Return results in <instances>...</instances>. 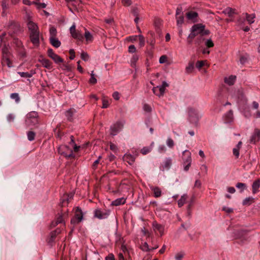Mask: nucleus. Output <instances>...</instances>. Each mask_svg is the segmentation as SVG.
Returning a JSON list of instances; mask_svg holds the SVG:
<instances>
[{
  "label": "nucleus",
  "instance_id": "f257e3e1",
  "mask_svg": "<svg viewBox=\"0 0 260 260\" xmlns=\"http://www.w3.org/2000/svg\"><path fill=\"white\" fill-rule=\"evenodd\" d=\"M38 114L37 112L31 111L26 116L25 123L27 126L36 124L38 123Z\"/></svg>",
  "mask_w": 260,
  "mask_h": 260
},
{
  "label": "nucleus",
  "instance_id": "f03ea898",
  "mask_svg": "<svg viewBox=\"0 0 260 260\" xmlns=\"http://www.w3.org/2000/svg\"><path fill=\"white\" fill-rule=\"evenodd\" d=\"M124 124V121H118L113 124L110 127V134L112 136H115L121 131Z\"/></svg>",
  "mask_w": 260,
  "mask_h": 260
},
{
  "label": "nucleus",
  "instance_id": "7ed1b4c3",
  "mask_svg": "<svg viewBox=\"0 0 260 260\" xmlns=\"http://www.w3.org/2000/svg\"><path fill=\"white\" fill-rule=\"evenodd\" d=\"M83 212L79 207H77L75 210V216L71 220V224L76 225L81 222L83 219Z\"/></svg>",
  "mask_w": 260,
  "mask_h": 260
},
{
  "label": "nucleus",
  "instance_id": "20e7f679",
  "mask_svg": "<svg viewBox=\"0 0 260 260\" xmlns=\"http://www.w3.org/2000/svg\"><path fill=\"white\" fill-rule=\"evenodd\" d=\"M168 86V84L166 81H163L161 85L153 88V92L156 95L161 97L164 95L165 89Z\"/></svg>",
  "mask_w": 260,
  "mask_h": 260
},
{
  "label": "nucleus",
  "instance_id": "39448f33",
  "mask_svg": "<svg viewBox=\"0 0 260 260\" xmlns=\"http://www.w3.org/2000/svg\"><path fill=\"white\" fill-rule=\"evenodd\" d=\"M58 152L67 158L74 157L72 149L68 146L63 145L59 147Z\"/></svg>",
  "mask_w": 260,
  "mask_h": 260
},
{
  "label": "nucleus",
  "instance_id": "423d86ee",
  "mask_svg": "<svg viewBox=\"0 0 260 260\" xmlns=\"http://www.w3.org/2000/svg\"><path fill=\"white\" fill-rule=\"evenodd\" d=\"M110 211L109 210H101L96 209L94 211V216L99 219H104L108 218L110 215Z\"/></svg>",
  "mask_w": 260,
  "mask_h": 260
},
{
  "label": "nucleus",
  "instance_id": "0eeeda50",
  "mask_svg": "<svg viewBox=\"0 0 260 260\" xmlns=\"http://www.w3.org/2000/svg\"><path fill=\"white\" fill-rule=\"evenodd\" d=\"M204 25H202V24H197L194 25L192 27L191 30H192V31H194L197 35L199 34H208L209 31L207 30H206L204 32H203L204 31Z\"/></svg>",
  "mask_w": 260,
  "mask_h": 260
},
{
  "label": "nucleus",
  "instance_id": "6e6552de",
  "mask_svg": "<svg viewBox=\"0 0 260 260\" xmlns=\"http://www.w3.org/2000/svg\"><path fill=\"white\" fill-rule=\"evenodd\" d=\"M48 55L56 63L63 62V60L59 55L55 53L53 50L51 48L48 49L47 51Z\"/></svg>",
  "mask_w": 260,
  "mask_h": 260
},
{
  "label": "nucleus",
  "instance_id": "1a4fd4ad",
  "mask_svg": "<svg viewBox=\"0 0 260 260\" xmlns=\"http://www.w3.org/2000/svg\"><path fill=\"white\" fill-rule=\"evenodd\" d=\"M30 39L31 42V43L35 46H39L40 44V39H39V36H40V32L39 31L34 32H30Z\"/></svg>",
  "mask_w": 260,
  "mask_h": 260
},
{
  "label": "nucleus",
  "instance_id": "9d476101",
  "mask_svg": "<svg viewBox=\"0 0 260 260\" xmlns=\"http://www.w3.org/2000/svg\"><path fill=\"white\" fill-rule=\"evenodd\" d=\"M183 153L184 154L185 153H187L186 158L184 159V170L187 171L189 170V168L191 165V158L190 153L187 151L185 150L183 151Z\"/></svg>",
  "mask_w": 260,
  "mask_h": 260
},
{
  "label": "nucleus",
  "instance_id": "9b49d317",
  "mask_svg": "<svg viewBox=\"0 0 260 260\" xmlns=\"http://www.w3.org/2000/svg\"><path fill=\"white\" fill-rule=\"evenodd\" d=\"M27 27H28V29L30 31V32H34L39 31V27H38L37 24L30 20H29L28 21Z\"/></svg>",
  "mask_w": 260,
  "mask_h": 260
},
{
  "label": "nucleus",
  "instance_id": "f8f14e48",
  "mask_svg": "<svg viewBox=\"0 0 260 260\" xmlns=\"http://www.w3.org/2000/svg\"><path fill=\"white\" fill-rule=\"evenodd\" d=\"M172 164V159L170 157L166 158L161 165L163 170H168L171 167Z\"/></svg>",
  "mask_w": 260,
  "mask_h": 260
},
{
  "label": "nucleus",
  "instance_id": "ddd939ff",
  "mask_svg": "<svg viewBox=\"0 0 260 260\" xmlns=\"http://www.w3.org/2000/svg\"><path fill=\"white\" fill-rule=\"evenodd\" d=\"M152 226L154 231H157L160 234L162 235L164 232V226L157 223L156 221H154L152 223Z\"/></svg>",
  "mask_w": 260,
  "mask_h": 260
},
{
  "label": "nucleus",
  "instance_id": "4468645a",
  "mask_svg": "<svg viewBox=\"0 0 260 260\" xmlns=\"http://www.w3.org/2000/svg\"><path fill=\"white\" fill-rule=\"evenodd\" d=\"M123 159L129 165H132L135 160V157L130 154L126 153L123 156Z\"/></svg>",
  "mask_w": 260,
  "mask_h": 260
},
{
  "label": "nucleus",
  "instance_id": "2eb2a0df",
  "mask_svg": "<svg viewBox=\"0 0 260 260\" xmlns=\"http://www.w3.org/2000/svg\"><path fill=\"white\" fill-rule=\"evenodd\" d=\"M2 64L4 66H7L8 68L13 67L12 62L10 59V56H5L2 58Z\"/></svg>",
  "mask_w": 260,
  "mask_h": 260
},
{
  "label": "nucleus",
  "instance_id": "dca6fc26",
  "mask_svg": "<svg viewBox=\"0 0 260 260\" xmlns=\"http://www.w3.org/2000/svg\"><path fill=\"white\" fill-rule=\"evenodd\" d=\"M49 41L51 44L55 48H58L61 45L60 42L56 37L49 38Z\"/></svg>",
  "mask_w": 260,
  "mask_h": 260
},
{
  "label": "nucleus",
  "instance_id": "f3484780",
  "mask_svg": "<svg viewBox=\"0 0 260 260\" xmlns=\"http://www.w3.org/2000/svg\"><path fill=\"white\" fill-rule=\"evenodd\" d=\"M18 74H19L21 77L23 78H30L31 77L35 74V72L31 70L30 72H18Z\"/></svg>",
  "mask_w": 260,
  "mask_h": 260
},
{
  "label": "nucleus",
  "instance_id": "a211bd4d",
  "mask_svg": "<svg viewBox=\"0 0 260 260\" xmlns=\"http://www.w3.org/2000/svg\"><path fill=\"white\" fill-rule=\"evenodd\" d=\"M236 77L235 76L231 75L229 77H226L224 78V82L226 84L232 85H233L235 82Z\"/></svg>",
  "mask_w": 260,
  "mask_h": 260
},
{
  "label": "nucleus",
  "instance_id": "6ab92c4d",
  "mask_svg": "<svg viewBox=\"0 0 260 260\" xmlns=\"http://www.w3.org/2000/svg\"><path fill=\"white\" fill-rule=\"evenodd\" d=\"M245 18L246 21L249 24H251L254 22V18H255V15L254 14H248L247 13H245Z\"/></svg>",
  "mask_w": 260,
  "mask_h": 260
},
{
  "label": "nucleus",
  "instance_id": "aec40b11",
  "mask_svg": "<svg viewBox=\"0 0 260 260\" xmlns=\"http://www.w3.org/2000/svg\"><path fill=\"white\" fill-rule=\"evenodd\" d=\"M73 196L74 194L73 193H71L69 194L65 195L62 199V205H64L66 204H68L69 202L73 198Z\"/></svg>",
  "mask_w": 260,
  "mask_h": 260
},
{
  "label": "nucleus",
  "instance_id": "412c9836",
  "mask_svg": "<svg viewBox=\"0 0 260 260\" xmlns=\"http://www.w3.org/2000/svg\"><path fill=\"white\" fill-rule=\"evenodd\" d=\"M158 247V245H156L155 247H154L149 248V245H148V244H147V243L145 242V243H144V244L141 246V249H142L143 251H151V250H154V249H157Z\"/></svg>",
  "mask_w": 260,
  "mask_h": 260
},
{
  "label": "nucleus",
  "instance_id": "4be33fe9",
  "mask_svg": "<svg viewBox=\"0 0 260 260\" xmlns=\"http://www.w3.org/2000/svg\"><path fill=\"white\" fill-rule=\"evenodd\" d=\"M260 186V181L259 180H255L253 182L252 188L253 193H255L258 191V188Z\"/></svg>",
  "mask_w": 260,
  "mask_h": 260
},
{
  "label": "nucleus",
  "instance_id": "5701e85b",
  "mask_svg": "<svg viewBox=\"0 0 260 260\" xmlns=\"http://www.w3.org/2000/svg\"><path fill=\"white\" fill-rule=\"evenodd\" d=\"M151 190L153 191L154 193V196L155 198H158L161 195V191L160 189L158 187H151Z\"/></svg>",
  "mask_w": 260,
  "mask_h": 260
},
{
  "label": "nucleus",
  "instance_id": "b1692460",
  "mask_svg": "<svg viewBox=\"0 0 260 260\" xmlns=\"http://www.w3.org/2000/svg\"><path fill=\"white\" fill-rule=\"evenodd\" d=\"M2 57H5V56H10V53L9 51V48L6 46V44H4L2 49Z\"/></svg>",
  "mask_w": 260,
  "mask_h": 260
},
{
  "label": "nucleus",
  "instance_id": "393cba45",
  "mask_svg": "<svg viewBox=\"0 0 260 260\" xmlns=\"http://www.w3.org/2000/svg\"><path fill=\"white\" fill-rule=\"evenodd\" d=\"M85 31L84 34V37L86 39L87 43H90L93 40V36L92 34L86 29H85Z\"/></svg>",
  "mask_w": 260,
  "mask_h": 260
},
{
  "label": "nucleus",
  "instance_id": "a878e982",
  "mask_svg": "<svg viewBox=\"0 0 260 260\" xmlns=\"http://www.w3.org/2000/svg\"><path fill=\"white\" fill-rule=\"evenodd\" d=\"M139 58V56L138 54H135L133 55L131 59L130 62L131 65L133 67H135L136 65V62L138 60Z\"/></svg>",
  "mask_w": 260,
  "mask_h": 260
},
{
  "label": "nucleus",
  "instance_id": "bb28decb",
  "mask_svg": "<svg viewBox=\"0 0 260 260\" xmlns=\"http://www.w3.org/2000/svg\"><path fill=\"white\" fill-rule=\"evenodd\" d=\"M41 63L43 66L47 69H50L52 68V63L48 59H43L41 60Z\"/></svg>",
  "mask_w": 260,
  "mask_h": 260
},
{
  "label": "nucleus",
  "instance_id": "cd10ccee",
  "mask_svg": "<svg viewBox=\"0 0 260 260\" xmlns=\"http://www.w3.org/2000/svg\"><path fill=\"white\" fill-rule=\"evenodd\" d=\"M125 202V199L121 198L117 199L112 202V204L114 206H119L121 204H124Z\"/></svg>",
  "mask_w": 260,
  "mask_h": 260
},
{
  "label": "nucleus",
  "instance_id": "c85d7f7f",
  "mask_svg": "<svg viewBox=\"0 0 260 260\" xmlns=\"http://www.w3.org/2000/svg\"><path fill=\"white\" fill-rule=\"evenodd\" d=\"M198 13L196 12H189L186 14V17L189 20H194L198 17Z\"/></svg>",
  "mask_w": 260,
  "mask_h": 260
},
{
  "label": "nucleus",
  "instance_id": "c756f323",
  "mask_svg": "<svg viewBox=\"0 0 260 260\" xmlns=\"http://www.w3.org/2000/svg\"><path fill=\"white\" fill-rule=\"evenodd\" d=\"M187 196L186 194H184L181 197V198L178 201V205L179 207H182L185 203Z\"/></svg>",
  "mask_w": 260,
  "mask_h": 260
},
{
  "label": "nucleus",
  "instance_id": "7c9ffc66",
  "mask_svg": "<svg viewBox=\"0 0 260 260\" xmlns=\"http://www.w3.org/2000/svg\"><path fill=\"white\" fill-rule=\"evenodd\" d=\"M254 199L252 197H248L245 198L242 202L243 205L249 206L254 202Z\"/></svg>",
  "mask_w": 260,
  "mask_h": 260
},
{
  "label": "nucleus",
  "instance_id": "2f4dec72",
  "mask_svg": "<svg viewBox=\"0 0 260 260\" xmlns=\"http://www.w3.org/2000/svg\"><path fill=\"white\" fill-rule=\"evenodd\" d=\"M57 35V30L54 26H51L49 29V38L56 37Z\"/></svg>",
  "mask_w": 260,
  "mask_h": 260
},
{
  "label": "nucleus",
  "instance_id": "473e14b6",
  "mask_svg": "<svg viewBox=\"0 0 260 260\" xmlns=\"http://www.w3.org/2000/svg\"><path fill=\"white\" fill-rule=\"evenodd\" d=\"M72 36L76 39H77L79 41H82L83 39V37L81 33L78 31H76L72 35Z\"/></svg>",
  "mask_w": 260,
  "mask_h": 260
},
{
  "label": "nucleus",
  "instance_id": "72a5a7b5",
  "mask_svg": "<svg viewBox=\"0 0 260 260\" xmlns=\"http://www.w3.org/2000/svg\"><path fill=\"white\" fill-rule=\"evenodd\" d=\"M10 98L11 99L14 100L16 103H19L20 99L18 93H13L10 94Z\"/></svg>",
  "mask_w": 260,
  "mask_h": 260
},
{
  "label": "nucleus",
  "instance_id": "f704fd0d",
  "mask_svg": "<svg viewBox=\"0 0 260 260\" xmlns=\"http://www.w3.org/2000/svg\"><path fill=\"white\" fill-rule=\"evenodd\" d=\"M63 222V219L62 218V216L61 215H59L57 217L56 221L52 222V225L53 226H56L59 223H61Z\"/></svg>",
  "mask_w": 260,
  "mask_h": 260
},
{
  "label": "nucleus",
  "instance_id": "c9c22d12",
  "mask_svg": "<svg viewBox=\"0 0 260 260\" xmlns=\"http://www.w3.org/2000/svg\"><path fill=\"white\" fill-rule=\"evenodd\" d=\"M35 133L32 131H29L27 133V139L30 141H32L35 139Z\"/></svg>",
  "mask_w": 260,
  "mask_h": 260
},
{
  "label": "nucleus",
  "instance_id": "e433bc0d",
  "mask_svg": "<svg viewBox=\"0 0 260 260\" xmlns=\"http://www.w3.org/2000/svg\"><path fill=\"white\" fill-rule=\"evenodd\" d=\"M97 82V80L95 78L93 71L90 74V78L89 79V83L92 84H95Z\"/></svg>",
  "mask_w": 260,
  "mask_h": 260
},
{
  "label": "nucleus",
  "instance_id": "4c0bfd02",
  "mask_svg": "<svg viewBox=\"0 0 260 260\" xmlns=\"http://www.w3.org/2000/svg\"><path fill=\"white\" fill-rule=\"evenodd\" d=\"M177 19V24L178 26L181 27L182 24L184 22V17L182 15H181L179 16L176 17Z\"/></svg>",
  "mask_w": 260,
  "mask_h": 260
},
{
  "label": "nucleus",
  "instance_id": "58836bf2",
  "mask_svg": "<svg viewBox=\"0 0 260 260\" xmlns=\"http://www.w3.org/2000/svg\"><path fill=\"white\" fill-rule=\"evenodd\" d=\"M75 112V110L73 109H70L66 112V115L68 117V119L71 120L73 116V113Z\"/></svg>",
  "mask_w": 260,
  "mask_h": 260
},
{
  "label": "nucleus",
  "instance_id": "ea45409f",
  "mask_svg": "<svg viewBox=\"0 0 260 260\" xmlns=\"http://www.w3.org/2000/svg\"><path fill=\"white\" fill-rule=\"evenodd\" d=\"M109 106V101L105 97H103L102 99V108H107Z\"/></svg>",
  "mask_w": 260,
  "mask_h": 260
},
{
  "label": "nucleus",
  "instance_id": "a19ab883",
  "mask_svg": "<svg viewBox=\"0 0 260 260\" xmlns=\"http://www.w3.org/2000/svg\"><path fill=\"white\" fill-rule=\"evenodd\" d=\"M223 13L227 14L229 16H230L234 13V10L231 8L228 7L224 10Z\"/></svg>",
  "mask_w": 260,
  "mask_h": 260
},
{
  "label": "nucleus",
  "instance_id": "79ce46f5",
  "mask_svg": "<svg viewBox=\"0 0 260 260\" xmlns=\"http://www.w3.org/2000/svg\"><path fill=\"white\" fill-rule=\"evenodd\" d=\"M138 38L139 40V46L142 47H143L145 45V39L142 35H138Z\"/></svg>",
  "mask_w": 260,
  "mask_h": 260
},
{
  "label": "nucleus",
  "instance_id": "37998d69",
  "mask_svg": "<svg viewBox=\"0 0 260 260\" xmlns=\"http://www.w3.org/2000/svg\"><path fill=\"white\" fill-rule=\"evenodd\" d=\"M166 144L170 148H173L174 145V141L170 137L167 139Z\"/></svg>",
  "mask_w": 260,
  "mask_h": 260
},
{
  "label": "nucleus",
  "instance_id": "c03bdc74",
  "mask_svg": "<svg viewBox=\"0 0 260 260\" xmlns=\"http://www.w3.org/2000/svg\"><path fill=\"white\" fill-rule=\"evenodd\" d=\"M236 186L237 188L241 189L240 191L241 192H243V190L246 188V185L243 183H238Z\"/></svg>",
  "mask_w": 260,
  "mask_h": 260
},
{
  "label": "nucleus",
  "instance_id": "a18cd8bd",
  "mask_svg": "<svg viewBox=\"0 0 260 260\" xmlns=\"http://www.w3.org/2000/svg\"><path fill=\"white\" fill-rule=\"evenodd\" d=\"M81 58L84 61H87L89 59V56L86 52H83L81 54Z\"/></svg>",
  "mask_w": 260,
  "mask_h": 260
},
{
  "label": "nucleus",
  "instance_id": "49530a36",
  "mask_svg": "<svg viewBox=\"0 0 260 260\" xmlns=\"http://www.w3.org/2000/svg\"><path fill=\"white\" fill-rule=\"evenodd\" d=\"M15 118V115L12 113L9 114L7 116V120L9 122L14 121Z\"/></svg>",
  "mask_w": 260,
  "mask_h": 260
},
{
  "label": "nucleus",
  "instance_id": "de8ad7c7",
  "mask_svg": "<svg viewBox=\"0 0 260 260\" xmlns=\"http://www.w3.org/2000/svg\"><path fill=\"white\" fill-rule=\"evenodd\" d=\"M7 34L4 31L0 32V39L1 43H3L5 42V39Z\"/></svg>",
  "mask_w": 260,
  "mask_h": 260
},
{
  "label": "nucleus",
  "instance_id": "09e8293b",
  "mask_svg": "<svg viewBox=\"0 0 260 260\" xmlns=\"http://www.w3.org/2000/svg\"><path fill=\"white\" fill-rule=\"evenodd\" d=\"M194 68V64L193 63H189L188 65L186 67V71L187 73L192 72Z\"/></svg>",
  "mask_w": 260,
  "mask_h": 260
},
{
  "label": "nucleus",
  "instance_id": "8fccbe9b",
  "mask_svg": "<svg viewBox=\"0 0 260 260\" xmlns=\"http://www.w3.org/2000/svg\"><path fill=\"white\" fill-rule=\"evenodd\" d=\"M33 4L37 5V7H38V8H46V4L43 3H39V2H33Z\"/></svg>",
  "mask_w": 260,
  "mask_h": 260
},
{
  "label": "nucleus",
  "instance_id": "3c124183",
  "mask_svg": "<svg viewBox=\"0 0 260 260\" xmlns=\"http://www.w3.org/2000/svg\"><path fill=\"white\" fill-rule=\"evenodd\" d=\"M239 151L240 149L237 147L234 148L233 149V154L236 156V158H238L239 156Z\"/></svg>",
  "mask_w": 260,
  "mask_h": 260
},
{
  "label": "nucleus",
  "instance_id": "603ef678",
  "mask_svg": "<svg viewBox=\"0 0 260 260\" xmlns=\"http://www.w3.org/2000/svg\"><path fill=\"white\" fill-rule=\"evenodd\" d=\"M205 45L207 47L210 48L214 46V43L211 39H208L205 42Z\"/></svg>",
  "mask_w": 260,
  "mask_h": 260
},
{
  "label": "nucleus",
  "instance_id": "864d4df0",
  "mask_svg": "<svg viewBox=\"0 0 260 260\" xmlns=\"http://www.w3.org/2000/svg\"><path fill=\"white\" fill-rule=\"evenodd\" d=\"M167 61V56L166 55H162L160 57L159 62L160 63H164Z\"/></svg>",
  "mask_w": 260,
  "mask_h": 260
},
{
  "label": "nucleus",
  "instance_id": "5fc2aeb1",
  "mask_svg": "<svg viewBox=\"0 0 260 260\" xmlns=\"http://www.w3.org/2000/svg\"><path fill=\"white\" fill-rule=\"evenodd\" d=\"M205 62V61L203 60L198 61L196 63V67L199 69H201L203 66H204Z\"/></svg>",
  "mask_w": 260,
  "mask_h": 260
},
{
  "label": "nucleus",
  "instance_id": "6e6d98bb",
  "mask_svg": "<svg viewBox=\"0 0 260 260\" xmlns=\"http://www.w3.org/2000/svg\"><path fill=\"white\" fill-rule=\"evenodd\" d=\"M143 110L146 112H150L151 111V107L148 104H145L143 106Z\"/></svg>",
  "mask_w": 260,
  "mask_h": 260
},
{
  "label": "nucleus",
  "instance_id": "4d7b16f0",
  "mask_svg": "<svg viewBox=\"0 0 260 260\" xmlns=\"http://www.w3.org/2000/svg\"><path fill=\"white\" fill-rule=\"evenodd\" d=\"M258 141V140H257V138H256V137L255 136L254 134H253V135L250 138V142L251 143L255 144Z\"/></svg>",
  "mask_w": 260,
  "mask_h": 260
},
{
  "label": "nucleus",
  "instance_id": "13d9d810",
  "mask_svg": "<svg viewBox=\"0 0 260 260\" xmlns=\"http://www.w3.org/2000/svg\"><path fill=\"white\" fill-rule=\"evenodd\" d=\"M136 48L134 45H132L128 47V52L129 53H135L136 52Z\"/></svg>",
  "mask_w": 260,
  "mask_h": 260
},
{
  "label": "nucleus",
  "instance_id": "bf43d9fd",
  "mask_svg": "<svg viewBox=\"0 0 260 260\" xmlns=\"http://www.w3.org/2000/svg\"><path fill=\"white\" fill-rule=\"evenodd\" d=\"M158 151L160 153L165 152L166 151V148L165 145H160L158 148Z\"/></svg>",
  "mask_w": 260,
  "mask_h": 260
},
{
  "label": "nucleus",
  "instance_id": "052dcab7",
  "mask_svg": "<svg viewBox=\"0 0 260 260\" xmlns=\"http://www.w3.org/2000/svg\"><path fill=\"white\" fill-rule=\"evenodd\" d=\"M253 134L257 138V140H259L260 139V130L258 129H255Z\"/></svg>",
  "mask_w": 260,
  "mask_h": 260
},
{
  "label": "nucleus",
  "instance_id": "680f3d73",
  "mask_svg": "<svg viewBox=\"0 0 260 260\" xmlns=\"http://www.w3.org/2000/svg\"><path fill=\"white\" fill-rule=\"evenodd\" d=\"M2 6L3 10H6L8 9V4L6 0H3L2 2Z\"/></svg>",
  "mask_w": 260,
  "mask_h": 260
},
{
  "label": "nucleus",
  "instance_id": "e2e57ef3",
  "mask_svg": "<svg viewBox=\"0 0 260 260\" xmlns=\"http://www.w3.org/2000/svg\"><path fill=\"white\" fill-rule=\"evenodd\" d=\"M150 151V149L148 147H144L141 149V153L143 154H146L148 152H149Z\"/></svg>",
  "mask_w": 260,
  "mask_h": 260
},
{
  "label": "nucleus",
  "instance_id": "0e129e2a",
  "mask_svg": "<svg viewBox=\"0 0 260 260\" xmlns=\"http://www.w3.org/2000/svg\"><path fill=\"white\" fill-rule=\"evenodd\" d=\"M69 53L71 54L70 57V59H74L75 57V53L74 49H70L69 51Z\"/></svg>",
  "mask_w": 260,
  "mask_h": 260
},
{
  "label": "nucleus",
  "instance_id": "69168bd1",
  "mask_svg": "<svg viewBox=\"0 0 260 260\" xmlns=\"http://www.w3.org/2000/svg\"><path fill=\"white\" fill-rule=\"evenodd\" d=\"M70 33H71V35L76 31V25H75V23H74L71 26V27L70 28Z\"/></svg>",
  "mask_w": 260,
  "mask_h": 260
},
{
  "label": "nucleus",
  "instance_id": "338daca9",
  "mask_svg": "<svg viewBox=\"0 0 260 260\" xmlns=\"http://www.w3.org/2000/svg\"><path fill=\"white\" fill-rule=\"evenodd\" d=\"M122 3L125 6H128L132 4L131 0H122Z\"/></svg>",
  "mask_w": 260,
  "mask_h": 260
},
{
  "label": "nucleus",
  "instance_id": "774afa93",
  "mask_svg": "<svg viewBox=\"0 0 260 260\" xmlns=\"http://www.w3.org/2000/svg\"><path fill=\"white\" fill-rule=\"evenodd\" d=\"M106 260H115L114 256L113 254L110 253L106 257Z\"/></svg>",
  "mask_w": 260,
  "mask_h": 260
}]
</instances>
